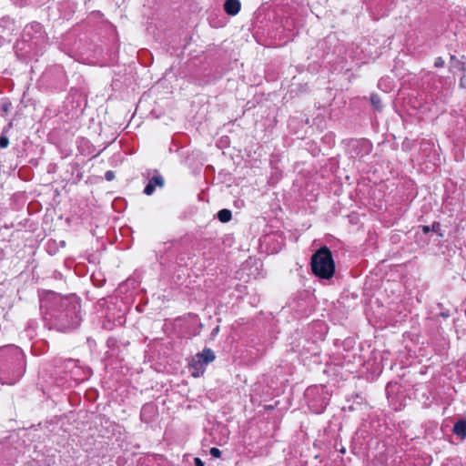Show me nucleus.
<instances>
[{"mask_svg": "<svg viewBox=\"0 0 466 466\" xmlns=\"http://www.w3.org/2000/svg\"><path fill=\"white\" fill-rule=\"evenodd\" d=\"M341 430V423L338 419L331 420L327 428L324 429L325 435L335 436L339 434V431Z\"/></svg>", "mask_w": 466, "mask_h": 466, "instance_id": "1a4fd4ad", "label": "nucleus"}, {"mask_svg": "<svg viewBox=\"0 0 466 466\" xmlns=\"http://www.w3.org/2000/svg\"><path fill=\"white\" fill-rule=\"evenodd\" d=\"M25 363L23 355L16 350L12 353L0 352V381L15 384L24 374Z\"/></svg>", "mask_w": 466, "mask_h": 466, "instance_id": "f03ea898", "label": "nucleus"}, {"mask_svg": "<svg viewBox=\"0 0 466 466\" xmlns=\"http://www.w3.org/2000/svg\"><path fill=\"white\" fill-rule=\"evenodd\" d=\"M456 60H458V59L456 58V56H453V55H452V56H451V61L452 62V65H453L454 63H456Z\"/></svg>", "mask_w": 466, "mask_h": 466, "instance_id": "b1692460", "label": "nucleus"}, {"mask_svg": "<svg viewBox=\"0 0 466 466\" xmlns=\"http://www.w3.org/2000/svg\"><path fill=\"white\" fill-rule=\"evenodd\" d=\"M217 217L220 222L227 223L230 221L232 218V213L229 209L224 208L218 212Z\"/></svg>", "mask_w": 466, "mask_h": 466, "instance_id": "9b49d317", "label": "nucleus"}, {"mask_svg": "<svg viewBox=\"0 0 466 466\" xmlns=\"http://www.w3.org/2000/svg\"><path fill=\"white\" fill-rule=\"evenodd\" d=\"M239 0H226L224 3V10L229 15H236L240 10Z\"/></svg>", "mask_w": 466, "mask_h": 466, "instance_id": "0eeeda50", "label": "nucleus"}, {"mask_svg": "<svg viewBox=\"0 0 466 466\" xmlns=\"http://www.w3.org/2000/svg\"><path fill=\"white\" fill-rule=\"evenodd\" d=\"M165 185V179L160 175V173L157 170L154 171V175L151 178H149L147 185L144 188V194L147 196H151L155 190L156 187H163Z\"/></svg>", "mask_w": 466, "mask_h": 466, "instance_id": "423d86ee", "label": "nucleus"}, {"mask_svg": "<svg viewBox=\"0 0 466 466\" xmlns=\"http://www.w3.org/2000/svg\"><path fill=\"white\" fill-rule=\"evenodd\" d=\"M444 66V60L442 57L439 56L435 59L434 66L435 67H442Z\"/></svg>", "mask_w": 466, "mask_h": 466, "instance_id": "a211bd4d", "label": "nucleus"}, {"mask_svg": "<svg viewBox=\"0 0 466 466\" xmlns=\"http://www.w3.org/2000/svg\"><path fill=\"white\" fill-rule=\"evenodd\" d=\"M216 356L211 349L205 348L201 352L197 353L189 362V370L195 378L201 376L208 364L215 360Z\"/></svg>", "mask_w": 466, "mask_h": 466, "instance_id": "20e7f679", "label": "nucleus"}, {"mask_svg": "<svg viewBox=\"0 0 466 466\" xmlns=\"http://www.w3.org/2000/svg\"><path fill=\"white\" fill-rule=\"evenodd\" d=\"M194 465L195 466H204V462L199 458H195Z\"/></svg>", "mask_w": 466, "mask_h": 466, "instance_id": "412c9836", "label": "nucleus"}, {"mask_svg": "<svg viewBox=\"0 0 466 466\" xmlns=\"http://www.w3.org/2000/svg\"><path fill=\"white\" fill-rule=\"evenodd\" d=\"M439 228H440V223H438V222H434V223L432 224V226L431 227V229L432 231H437V229H438Z\"/></svg>", "mask_w": 466, "mask_h": 466, "instance_id": "4be33fe9", "label": "nucleus"}, {"mask_svg": "<svg viewBox=\"0 0 466 466\" xmlns=\"http://www.w3.org/2000/svg\"><path fill=\"white\" fill-rule=\"evenodd\" d=\"M352 148L354 150H357L359 148L361 149L363 151L361 153V157H362L364 155H368L370 152L371 145L366 140L356 141L352 144Z\"/></svg>", "mask_w": 466, "mask_h": 466, "instance_id": "9d476101", "label": "nucleus"}, {"mask_svg": "<svg viewBox=\"0 0 466 466\" xmlns=\"http://www.w3.org/2000/svg\"><path fill=\"white\" fill-rule=\"evenodd\" d=\"M8 145H9V139H8V137H7L6 136H5V135H3V134H2V135L0 136V147H2V148H5V147H8Z\"/></svg>", "mask_w": 466, "mask_h": 466, "instance_id": "dca6fc26", "label": "nucleus"}, {"mask_svg": "<svg viewBox=\"0 0 466 466\" xmlns=\"http://www.w3.org/2000/svg\"><path fill=\"white\" fill-rule=\"evenodd\" d=\"M218 327H217V328L213 330V334L218 333Z\"/></svg>", "mask_w": 466, "mask_h": 466, "instance_id": "a878e982", "label": "nucleus"}, {"mask_svg": "<svg viewBox=\"0 0 466 466\" xmlns=\"http://www.w3.org/2000/svg\"><path fill=\"white\" fill-rule=\"evenodd\" d=\"M312 273L323 279H329L335 273V262L330 249L327 246L319 248L310 259Z\"/></svg>", "mask_w": 466, "mask_h": 466, "instance_id": "7ed1b4c3", "label": "nucleus"}, {"mask_svg": "<svg viewBox=\"0 0 466 466\" xmlns=\"http://www.w3.org/2000/svg\"><path fill=\"white\" fill-rule=\"evenodd\" d=\"M81 305L75 297L61 298L52 309L51 319L58 330L68 331L77 328L82 320Z\"/></svg>", "mask_w": 466, "mask_h": 466, "instance_id": "f257e3e1", "label": "nucleus"}, {"mask_svg": "<svg viewBox=\"0 0 466 466\" xmlns=\"http://www.w3.org/2000/svg\"><path fill=\"white\" fill-rule=\"evenodd\" d=\"M310 432L305 431V435H309Z\"/></svg>", "mask_w": 466, "mask_h": 466, "instance_id": "bb28decb", "label": "nucleus"}, {"mask_svg": "<svg viewBox=\"0 0 466 466\" xmlns=\"http://www.w3.org/2000/svg\"><path fill=\"white\" fill-rule=\"evenodd\" d=\"M209 452L214 458H219L221 456V451L218 448H211Z\"/></svg>", "mask_w": 466, "mask_h": 466, "instance_id": "f3484780", "label": "nucleus"}, {"mask_svg": "<svg viewBox=\"0 0 466 466\" xmlns=\"http://www.w3.org/2000/svg\"><path fill=\"white\" fill-rule=\"evenodd\" d=\"M452 432L457 437H466V418L460 419L454 423Z\"/></svg>", "mask_w": 466, "mask_h": 466, "instance_id": "6e6552de", "label": "nucleus"}, {"mask_svg": "<svg viewBox=\"0 0 466 466\" xmlns=\"http://www.w3.org/2000/svg\"><path fill=\"white\" fill-rule=\"evenodd\" d=\"M370 103L377 110H380L382 107L380 97L377 94L370 96Z\"/></svg>", "mask_w": 466, "mask_h": 466, "instance_id": "ddd939ff", "label": "nucleus"}, {"mask_svg": "<svg viewBox=\"0 0 466 466\" xmlns=\"http://www.w3.org/2000/svg\"><path fill=\"white\" fill-rule=\"evenodd\" d=\"M355 398H356V399H360V401L359 403H361V401H362V398H361L360 395H356V397H355Z\"/></svg>", "mask_w": 466, "mask_h": 466, "instance_id": "393cba45", "label": "nucleus"}, {"mask_svg": "<svg viewBox=\"0 0 466 466\" xmlns=\"http://www.w3.org/2000/svg\"><path fill=\"white\" fill-rule=\"evenodd\" d=\"M454 68L461 71L463 74L465 73L466 71V65L464 62L461 61V60H456V63L453 64L452 66Z\"/></svg>", "mask_w": 466, "mask_h": 466, "instance_id": "2eb2a0df", "label": "nucleus"}, {"mask_svg": "<svg viewBox=\"0 0 466 466\" xmlns=\"http://www.w3.org/2000/svg\"><path fill=\"white\" fill-rule=\"evenodd\" d=\"M459 86L461 88L466 89V76L465 74L460 78Z\"/></svg>", "mask_w": 466, "mask_h": 466, "instance_id": "6ab92c4d", "label": "nucleus"}, {"mask_svg": "<svg viewBox=\"0 0 466 466\" xmlns=\"http://www.w3.org/2000/svg\"><path fill=\"white\" fill-rule=\"evenodd\" d=\"M12 107V103L8 100H4L1 102L0 104V110H1V115L2 116H5L9 113L10 109Z\"/></svg>", "mask_w": 466, "mask_h": 466, "instance_id": "f8f14e48", "label": "nucleus"}, {"mask_svg": "<svg viewBox=\"0 0 466 466\" xmlns=\"http://www.w3.org/2000/svg\"><path fill=\"white\" fill-rule=\"evenodd\" d=\"M421 229H422L423 233H425V234H427V233H429L430 231H431V227H430V226H422V227H421Z\"/></svg>", "mask_w": 466, "mask_h": 466, "instance_id": "5701e85b", "label": "nucleus"}, {"mask_svg": "<svg viewBox=\"0 0 466 466\" xmlns=\"http://www.w3.org/2000/svg\"><path fill=\"white\" fill-rule=\"evenodd\" d=\"M307 397L309 408L315 414L322 413L329 404V399L324 396L323 389H309L307 391Z\"/></svg>", "mask_w": 466, "mask_h": 466, "instance_id": "39448f33", "label": "nucleus"}, {"mask_svg": "<svg viewBox=\"0 0 466 466\" xmlns=\"http://www.w3.org/2000/svg\"><path fill=\"white\" fill-rule=\"evenodd\" d=\"M155 408L152 404L144 405L141 410V417L144 418L147 413L154 411Z\"/></svg>", "mask_w": 466, "mask_h": 466, "instance_id": "4468645a", "label": "nucleus"}, {"mask_svg": "<svg viewBox=\"0 0 466 466\" xmlns=\"http://www.w3.org/2000/svg\"><path fill=\"white\" fill-rule=\"evenodd\" d=\"M114 172L113 171H107L105 175V177L106 180L110 181L114 178Z\"/></svg>", "mask_w": 466, "mask_h": 466, "instance_id": "aec40b11", "label": "nucleus"}]
</instances>
